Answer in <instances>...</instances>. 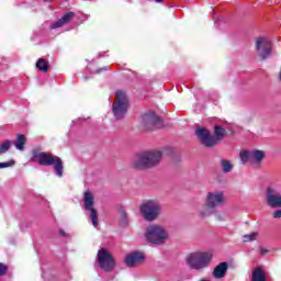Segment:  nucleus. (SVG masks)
<instances>
[{"mask_svg":"<svg viewBox=\"0 0 281 281\" xmlns=\"http://www.w3.org/2000/svg\"><path fill=\"white\" fill-rule=\"evenodd\" d=\"M164 154L160 150H151L139 154L132 160V168L136 170H148L161 164Z\"/></svg>","mask_w":281,"mask_h":281,"instance_id":"nucleus-1","label":"nucleus"},{"mask_svg":"<svg viewBox=\"0 0 281 281\" xmlns=\"http://www.w3.org/2000/svg\"><path fill=\"white\" fill-rule=\"evenodd\" d=\"M139 212L147 223H155L164 214V206L157 199L145 200L140 206Z\"/></svg>","mask_w":281,"mask_h":281,"instance_id":"nucleus-2","label":"nucleus"},{"mask_svg":"<svg viewBox=\"0 0 281 281\" xmlns=\"http://www.w3.org/2000/svg\"><path fill=\"white\" fill-rule=\"evenodd\" d=\"M144 238L150 245H166L170 240V234L166 227L159 224H151L146 228Z\"/></svg>","mask_w":281,"mask_h":281,"instance_id":"nucleus-3","label":"nucleus"},{"mask_svg":"<svg viewBox=\"0 0 281 281\" xmlns=\"http://www.w3.org/2000/svg\"><path fill=\"white\" fill-rule=\"evenodd\" d=\"M32 155V161L40 164V166H55V172L57 177H63L64 167L60 157L38 150H33Z\"/></svg>","mask_w":281,"mask_h":281,"instance_id":"nucleus-4","label":"nucleus"},{"mask_svg":"<svg viewBox=\"0 0 281 281\" xmlns=\"http://www.w3.org/2000/svg\"><path fill=\"white\" fill-rule=\"evenodd\" d=\"M214 258L212 251H195L187 257V265L194 271H203L207 269Z\"/></svg>","mask_w":281,"mask_h":281,"instance_id":"nucleus-5","label":"nucleus"},{"mask_svg":"<svg viewBox=\"0 0 281 281\" xmlns=\"http://www.w3.org/2000/svg\"><path fill=\"white\" fill-rule=\"evenodd\" d=\"M131 103L128 102V97L122 90L115 92L114 102L112 104V113L115 120H124L126 113H128V108Z\"/></svg>","mask_w":281,"mask_h":281,"instance_id":"nucleus-6","label":"nucleus"},{"mask_svg":"<svg viewBox=\"0 0 281 281\" xmlns=\"http://www.w3.org/2000/svg\"><path fill=\"white\" fill-rule=\"evenodd\" d=\"M97 265L102 269V271L111 273V271L115 270L117 262L109 249L100 248L97 254Z\"/></svg>","mask_w":281,"mask_h":281,"instance_id":"nucleus-7","label":"nucleus"},{"mask_svg":"<svg viewBox=\"0 0 281 281\" xmlns=\"http://www.w3.org/2000/svg\"><path fill=\"white\" fill-rule=\"evenodd\" d=\"M255 49L261 60H267L271 56V41H269V37H257Z\"/></svg>","mask_w":281,"mask_h":281,"instance_id":"nucleus-8","label":"nucleus"},{"mask_svg":"<svg viewBox=\"0 0 281 281\" xmlns=\"http://www.w3.org/2000/svg\"><path fill=\"white\" fill-rule=\"evenodd\" d=\"M93 205H94L93 193H91L90 191H86L83 193V207H85V210L90 212V221H91L93 227H98V225H99L98 210H95V207H93Z\"/></svg>","mask_w":281,"mask_h":281,"instance_id":"nucleus-9","label":"nucleus"},{"mask_svg":"<svg viewBox=\"0 0 281 281\" xmlns=\"http://www.w3.org/2000/svg\"><path fill=\"white\" fill-rule=\"evenodd\" d=\"M226 199L225 193L222 191H211L206 194L205 203L209 207L216 210V207H221V205H225Z\"/></svg>","mask_w":281,"mask_h":281,"instance_id":"nucleus-10","label":"nucleus"},{"mask_svg":"<svg viewBox=\"0 0 281 281\" xmlns=\"http://www.w3.org/2000/svg\"><path fill=\"white\" fill-rule=\"evenodd\" d=\"M142 126L146 131L159 128L161 126V119L155 112H148L142 115Z\"/></svg>","mask_w":281,"mask_h":281,"instance_id":"nucleus-11","label":"nucleus"},{"mask_svg":"<svg viewBox=\"0 0 281 281\" xmlns=\"http://www.w3.org/2000/svg\"><path fill=\"white\" fill-rule=\"evenodd\" d=\"M195 135L199 142H201V144L206 148H214V146H216V139H214V136L210 134V131L207 128L198 127L195 130Z\"/></svg>","mask_w":281,"mask_h":281,"instance_id":"nucleus-12","label":"nucleus"},{"mask_svg":"<svg viewBox=\"0 0 281 281\" xmlns=\"http://www.w3.org/2000/svg\"><path fill=\"white\" fill-rule=\"evenodd\" d=\"M266 203L268 207L278 209L281 207V193L273 187L266 189Z\"/></svg>","mask_w":281,"mask_h":281,"instance_id":"nucleus-13","label":"nucleus"},{"mask_svg":"<svg viewBox=\"0 0 281 281\" xmlns=\"http://www.w3.org/2000/svg\"><path fill=\"white\" fill-rule=\"evenodd\" d=\"M145 258L144 252L133 251L125 257V265L126 267H139Z\"/></svg>","mask_w":281,"mask_h":281,"instance_id":"nucleus-14","label":"nucleus"},{"mask_svg":"<svg viewBox=\"0 0 281 281\" xmlns=\"http://www.w3.org/2000/svg\"><path fill=\"white\" fill-rule=\"evenodd\" d=\"M265 157H267V154L265 153V150H260V149L251 150V167L260 168V166H262V161H265Z\"/></svg>","mask_w":281,"mask_h":281,"instance_id":"nucleus-15","label":"nucleus"},{"mask_svg":"<svg viewBox=\"0 0 281 281\" xmlns=\"http://www.w3.org/2000/svg\"><path fill=\"white\" fill-rule=\"evenodd\" d=\"M76 16V13L74 12H68L66 13L61 19H59L57 22H54L50 25V30H58V27H63V25H67L71 19Z\"/></svg>","mask_w":281,"mask_h":281,"instance_id":"nucleus-16","label":"nucleus"},{"mask_svg":"<svg viewBox=\"0 0 281 281\" xmlns=\"http://www.w3.org/2000/svg\"><path fill=\"white\" fill-rule=\"evenodd\" d=\"M228 267L229 266L227 265V262H221L220 265H217L213 271L214 278H216V280H221L222 278H225Z\"/></svg>","mask_w":281,"mask_h":281,"instance_id":"nucleus-17","label":"nucleus"},{"mask_svg":"<svg viewBox=\"0 0 281 281\" xmlns=\"http://www.w3.org/2000/svg\"><path fill=\"white\" fill-rule=\"evenodd\" d=\"M252 281H267V270L262 267H256L252 270Z\"/></svg>","mask_w":281,"mask_h":281,"instance_id":"nucleus-18","label":"nucleus"},{"mask_svg":"<svg viewBox=\"0 0 281 281\" xmlns=\"http://www.w3.org/2000/svg\"><path fill=\"white\" fill-rule=\"evenodd\" d=\"M198 214L201 218H207L214 214V209L204 202V205L199 209Z\"/></svg>","mask_w":281,"mask_h":281,"instance_id":"nucleus-19","label":"nucleus"},{"mask_svg":"<svg viewBox=\"0 0 281 281\" xmlns=\"http://www.w3.org/2000/svg\"><path fill=\"white\" fill-rule=\"evenodd\" d=\"M27 143V138L23 134H19L16 139L13 142V146L16 150L23 151L25 150V144Z\"/></svg>","mask_w":281,"mask_h":281,"instance_id":"nucleus-20","label":"nucleus"},{"mask_svg":"<svg viewBox=\"0 0 281 281\" xmlns=\"http://www.w3.org/2000/svg\"><path fill=\"white\" fill-rule=\"evenodd\" d=\"M239 159L243 165L250 164V166H251V151H249L247 149L240 150Z\"/></svg>","mask_w":281,"mask_h":281,"instance_id":"nucleus-21","label":"nucleus"},{"mask_svg":"<svg viewBox=\"0 0 281 281\" xmlns=\"http://www.w3.org/2000/svg\"><path fill=\"white\" fill-rule=\"evenodd\" d=\"M220 166H221L222 172H224V175H227V173L232 172V170H234V165H232V161H229V160L222 159L220 161Z\"/></svg>","mask_w":281,"mask_h":281,"instance_id":"nucleus-22","label":"nucleus"},{"mask_svg":"<svg viewBox=\"0 0 281 281\" xmlns=\"http://www.w3.org/2000/svg\"><path fill=\"white\" fill-rule=\"evenodd\" d=\"M36 68L40 69V71L47 74V71H49V63L43 58H40L36 61Z\"/></svg>","mask_w":281,"mask_h":281,"instance_id":"nucleus-23","label":"nucleus"},{"mask_svg":"<svg viewBox=\"0 0 281 281\" xmlns=\"http://www.w3.org/2000/svg\"><path fill=\"white\" fill-rule=\"evenodd\" d=\"M225 137V128L221 126H215V146L218 144V142H222V139Z\"/></svg>","mask_w":281,"mask_h":281,"instance_id":"nucleus-24","label":"nucleus"},{"mask_svg":"<svg viewBox=\"0 0 281 281\" xmlns=\"http://www.w3.org/2000/svg\"><path fill=\"white\" fill-rule=\"evenodd\" d=\"M119 214H120L119 223H120L121 227H127L128 226V215L126 214V211L120 210Z\"/></svg>","mask_w":281,"mask_h":281,"instance_id":"nucleus-25","label":"nucleus"},{"mask_svg":"<svg viewBox=\"0 0 281 281\" xmlns=\"http://www.w3.org/2000/svg\"><path fill=\"white\" fill-rule=\"evenodd\" d=\"M12 147V142L10 139H7L0 144V155H5Z\"/></svg>","mask_w":281,"mask_h":281,"instance_id":"nucleus-26","label":"nucleus"},{"mask_svg":"<svg viewBox=\"0 0 281 281\" xmlns=\"http://www.w3.org/2000/svg\"><path fill=\"white\" fill-rule=\"evenodd\" d=\"M254 240H258V232L244 235V243H254Z\"/></svg>","mask_w":281,"mask_h":281,"instance_id":"nucleus-27","label":"nucleus"},{"mask_svg":"<svg viewBox=\"0 0 281 281\" xmlns=\"http://www.w3.org/2000/svg\"><path fill=\"white\" fill-rule=\"evenodd\" d=\"M14 164H15L14 160H9L7 162H0V169L12 168V166H14Z\"/></svg>","mask_w":281,"mask_h":281,"instance_id":"nucleus-28","label":"nucleus"},{"mask_svg":"<svg viewBox=\"0 0 281 281\" xmlns=\"http://www.w3.org/2000/svg\"><path fill=\"white\" fill-rule=\"evenodd\" d=\"M8 273V266L0 263V276H5Z\"/></svg>","mask_w":281,"mask_h":281,"instance_id":"nucleus-29","label":"nucleus"},{"mask_svg":"<svg viewBox=\"0 0 281 281\" xmlns=\"http://www.w3.org/2000/svg\"><path fill=\"white\" fill-rule=\"evenodd\" d=\"M273 218H281V209L273 213Z\"/></svg>","mask_w":281,"mask_h":281,"instance_id":"nucleus-30","label":"nucleus"},{"mask_svg":"<svg viewBox=\"0 0 281 281\" xmlns=\"http://www.w3.org/2000/svg\"><path fill=\"white\" fill-rule=\"evenodd\" d=\"M260 254L261 256H267V254H269V250H267L266 248H261Z\"/></svg>","mask_w":281,"mask_h":281,"instance_id":"nucleus-31","label":"nucleus"},{"mask_svg":"<svg viewBox=\"0 0 281 281\" xmlns=\"http://www.w3.org/2000/svg\"><path fill=\"white\" fill-rule=\"evenodd\" d=\"M106 69H109V67H104V68L98 69L95 71V74H101V71H106Z\"/></svg>","mask_w":281,"mask_h":281,"instance_id":"nucleus-32","label":"nucleus"},{"mask_svg":"<svg viewBox=\"0 0 281 281\" xmlns=\"http://www.w3.org/2000/svg\"><path fill=\"white\" fill-rule=\"evenodd\" d=\"M217 221H225L222 215H216Z\"/></svg>","mask_w":281,"mask_h":281,"instance_id":"nucleus-33","label":"nucleus"},{"mask_svg":"<svg viewBox=\"0 0 281 281\" xmlns=\"http://www.w3.org/2000/svg\"><path fill=\"white\" fill-rule=\"evenodd\" d=\"M60 236H67V234L65 233V231H59Z\"/></svg>","mask_w":281,"mask_h":281,"instance_id":"nucleus-34","label":"nucleus"},{"mask_svg":"<svg viewBox=\"0 0 281 281\" xmlns=\"http://www.w3.org/2000/svg\"><path fill=\"white\" fill-rule=\"evenodd\" d=\"M156 3H161L164 0H154Z\"/></svg>","mask_w":281,"mask_h":281,"instance_id":"nucleus-35","label":"nucleus"}]
</instances>
